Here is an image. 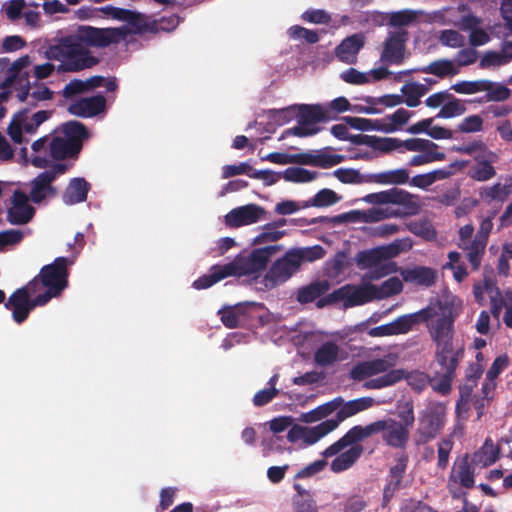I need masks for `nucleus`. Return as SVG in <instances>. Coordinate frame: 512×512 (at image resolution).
<instances>
[{"label":"nucleus","instance_id":"nucleus-44","mask_svg":"<svg viewBox=\"0 0 512 512\" xmlns=\"http://www.w3.org/2000/svg\"><path fill=\"white\" fill-rule=\"evenodd\" d=\"M28 113H29L28 108H24V109L18 111L14 115V117L8 127V134H9L10 138L17 144H21L23 142L22 125H23V122H25L28 119Z\"/></svg>","mask_w":512,"mask_h":512},{"label":"nucleus","instance_id":"nucleus-28","mask_svg":"<svg viewBox=\"0 0 512 512\" xmlns=\"http://www.w3.org/2000/svg\"><path fill=\"white\" fill-rule=\"evenodd\" d=\"M400 274L403 281L414 283L424 287H431L437 279V272L433 268L416 266L414 268L401 269Z\"/></svg>","mask_w":512,"mask_h":512},{"label":"nucleus","instance_id":"nucleus-24","mask_svg":"<svg viewBox=\"0 0 512 512\" xmlns=\"http://www.w3.org/2000/svg\"><path fill=\"white\" fill-rule=\"evenodd\" d=\"M55 173L41 172L31 183L30 199L35 203L42 202L48 196H54L56 189L52 186Z\"/></svg>","mask_w":512,"mask_h":512},{"label":"nucleus","instance_id":"nucleus-29","mask_svg":"<svg viewBox=\"0 0 512 512\" xmlns=\"http://www.w3.org/2000/svg\"><path fill=\"white\" fill-rule=\"evenodd\" d=\"M31 63L29 55H24L15 60L7 70L5 80L0 84V88L17 89L21 86V80L24 76L29 79V73L24 71Z\"/></svg>","mask_w":512,"mask_h":512},{"label":"nucleus","instance_id":"nucleus-32","mask_svg":"<svg viewBox=\"0 0 512 512\" xmlns=\"http://www.w3.org/2000/svg\"><path fill=\"white\" fill-rule=\"evenodd\" d=\"M511 194V190L509 189L506 180L503 184L495 183L492 186H485L479 189V196L481 200L488 204L492 202L503 203Z\"/></svg>","mask_w":512,"mask_h":512},{"label":"nucleus","instance_id":"nucleus-11","mask_svg":"<svg viewBox=\"0 0 512 512\" xmlns=\"http://www.w3.org/2000/svg\"><path fill=\"white\" fill-rule=\"evenodd\" d=\"M37 292V281L31 280L9 296L7 302H5V307L12 311V318L16 323H23L32 310L47 304L40 294L31 298V294Z\"/></svg>","mask_w":512,"mask_h":512},{"label":"nucleus","instance_id":"nucleus-51","mask_svg":"<svg viewBox=\"0 0 512 512\" xmlns=\"http://www.w3.org/2000/svg\"><path fill=\"white\" fill-rule=\"evenodd\" d=\"M454 441L451 435L443 438L437 444V467L445 470L449 464V456L453 449Z\"/></svg>","mask_w":512,"mask_h":512},{"label":"nucleus","instance_id":"nucleus-61","mask_svg":"<svg viewBox=\"0 0 512 512\" xmlns=\"http://www.w3.org/2000/svg\"><path fill=\"white\" fill-rule=\"evenodd\" d=\"M240 306L228 307L219 311L221 322L227 328L233 329L239 326Z\"/></svg>","mask_w":512,"mask_h":512},{"label":"nucleus","instance_id":"nucleus-6","mask_svg":"<svg viewBox=\"0 0 512 512\" xmlns=\"http://www.w3.org/2000/svg\"><path fill=\"white\" fill-rule=\"evenodd\" d=\"M325 250L320 245L294 248L277 259L265 275L266 286L275 287L285 283L307 262L321 259Z\"/></svg>","mask_w":512,"mask_h":512},{"label":"nucleus","instance_id":"nucleus-18","mask_svg":"<svg viewBox=\"0 0 512 512\" xmlns=\"http://www.w3.org/2000/svg\"><path fill=\"white\" fill-rule=\"evenodd\" d=\"M106 109V98L102 94L82 98L68 107L70 114L90 118L99 115Z\"/></svg>","mask_w":512,"mask_h":512},{"label":"nucleus","instance_id":"nucleus-55","mask_svg":"<svg viewBox=\"0 0 512 512\" xmlns=\"http://www.w3.org/2000/svg\"><path fill=\"white\" fill-rule=\"evenodd\" d=\"M84 81L87 92L102 86H104L108 92H114L118 88L115 78L106 79L101 75L92 76Z\"/></svg>","mask_w":512,"mask_h":512},{"label":"nucleus","instance_id":"nucleus-10","mask_svg":"<svg viewBox=\"0 0 512 512\" xmlns=\"http://www.w3.org/2000/svg\"><path fill=\"white\" fill-rule=\"evenodd\" d=\"M375 290L376 285L370 283L359 286L345 284L319 300L316 307L322 309L341 302L345 309L360 306L375 300V294H373Z\"/></svg>","mask_w":512,"mask_h":512},{"label":"nucleus","instance_id":"nucleus-54","mask_svg":"<svg viewBox=\"0 0 512 512\" xmlns=\"http://www.w3.org/2000/svg\"><path fill=\"white\" fill-rule=\"evenodd\" d=\"M360 99L369 105H383L389 108L398 106L404 101L403 96L398 94H386L381 97L363 96Z\"/></svg>","mask_w":512,"mask_h":512},{"label":"nucleus","instance_id":"nucleus-26","mask_svg":"<svg viewBox=\"0 0 512 512\" xmlns=\"http://www.w3.org/2000/svg\"><path fill=\"white\" fill-rule=\"evenodd\" d=\"M90 189L91 184L85 178H72L63 192L62 200L67 205L85 202Z\"/></svg>","mask_w":512,"mask_h":512},{"label":"nucleus","instance_id":"nucleus-25","mask_svg":"<svg viewBox=\"0 0 512 512\" xmlns=\"http://www.w3.org/2000/svg\"><path fill=\"white\" fill-rule=\"evenodd\" d=\"M347 447H349L348 450L342 452L344 450L342 449L336 454V458L332 460L330 469L334 473H340L351 468L364 452V448L360 442L350 444Z\"/></svg>","mask_w":512,"mask_h":512},{"label":"nucleus","instance_id":"nucleus-9","mask_svg":"<svg viewBox=\"0 0 512 512\" xmlns=\"http://www.w3.org/2000/svg\"><path fill=\"white\" fill-rule=\"evenodd\" d=\"M446 422L447 406L442 402L430 403L419 414L415 444L424 445L435 439L445 427Z\"/></svg>","mask_w":512,"mask_h":512},{"label":"nucleus","instance_id":"nucleus-52","mask_svg":"<svg viewBox=\"0 0 512 512\" xmlns=\"http://www.w3.org/2000/svg\"><path fill=\"white\" fill-rule=\"evenodd\" d=\"M102 11L111 15L114 19L126 21L133 26H138V22L140 20V15L137 12L124 8L106 6L102 8Z\"/></svg>","mask_w":512,"mask_h":512},{"label":"nucleus","instance_id":"nucleus-22","mask_svg":"<svg viewBox=\"0 0 512 512\" xmlns=\"http://www.w3.org/2000/svg\"><path fill=\"white\" fill-rule=\"evenodd\" d=\"M432 316L430 307L423 308L415 313L401 315L391 322L394 335L407 334L415 325L427 322Z\"/></svg>","mask_w":512,"mask_h":512},{"label":"nucleus","instance_id":"nucleus-43","mask_svg":"<svg viewBox=\"0 0 512 512\" xmlns=\"http://www.w3.org/2000/svg\"><path fill=\"white\" fill-rule=\"evenodd\" d=\"M466 111L465 104L450 94V97L444 102L441 109L436 115V118H453L464 114Z\"/></svg>","mask_w":512,"mask_h":512},{"label":"nucleus","instance_id":"nucleus-30","mask_svg":"<svg viewBox=\"0 0 512 512\" xmlns=\"http://www.w3.org/2000/svg\"><path fill=\"white\" fill-rule=\"evenodd\" d=\"M21 83V86L16 89V97L19 101H25L28 98L36 99L39 102L53 99V91L44 84L38 85L35 90L30 92V80L26 76L22 78Z\"/></svg>","mask_w":512,"mask_h":512},{"label":"nucleus","instance_id":"nucleus-49","mask_svg":"<svg viewBox=\"0 0 512 512\" xmlns=\"http://www.w3.org/2000/svg\"><path fill=\"white\" fill-rule=\"evenodd\" d=\"M316 176L317 172L302 167H289L283 172V178L294 183H307L314 180Z\"/></svg>","mask_w":512,"mask_h":512},{"label":"nucleus","instance_id":"nucleus-59","mask_svg":"<svg viewBox=\"0 0 512 512\" xmlns=\"http://www.w3.org/2000/svg\"><path fill=\"white\" fill-rule=\"evenodd\" d=\"M288 33L293 39H303L308 44H315L319 41L318 33L314 30L304 28L299 25H294L289 28Z\"/></svg>","mask_w":512,"mask_h":512},{"label":"nucleus","instance_id":"nucleus-13","mask_svg":"<svg viewBox=\"0 0 512 512\" xmlns=\"http://www.w3.org/2000/svg\"><path fill=\"white\" fill-rule=\"evenodd\" d=\"M408 32L402 28L390 32L383 43L380 61L385 65H401L408 57L406 42Z\"/></svg>","mask_w":512,"mask_h":512},{"label":"nucleus","instance_id":"nucleus-15","mask_svg":"<svg viewBox=\"0 0 512 512\" xmlns=\"http://www.w3.org/2000/svg\"><path fill=\"white\" fill-rule=\"evenodd\" d=\"M30 198L21 190H15L7 211L10 224H27L35 215V208L30 204Z\"/></svg>","mask_w":512,"mask_h":512},{"label":"nucleus","instance_id":"nucleus-64","mask_svg":"<svg viewBox=\"0 0 512 512\" xmlns=\"http://www.w3.org/2000/svg\"><path fill=\"white\" fill-rule=\"evenodd\" d=\"M400 512H438L427 503L414 498L406 499L401 507Z\"/></svg>","mask_w":512,"mask_h":512},{"label":"nucleus","instance_id":"nucleus-2","mask_svg":"<svg viewBox=\"0 0 512 512\" xmlns=\"http://www.w3.org/2000/svg\"><path fill=\"white\" fill-rule=\"evenodd\" d=\"M126 34L122 28L80 26L76 34L62 37L50 45L45 51V57L59 62L58 73L79 72L99 62L89 47L105 48L117 44L125 39Z\"/></svg>","mask_w":512,"mask_h":512},{"label":"nucleus","instance_id":"nucleus-5","mask_svg":"<svg viewBox=\"0 0 512 512\" xmlns=\"http://www.w3.org/2000/svg\"><path fill=\"white\" fill-rule=\"evenodd\" d=\"M378 433H382V440L393 448H405L409 440V430L402 423L393 418H388L377 420L366 426H353L339 440L328 446L322 454L326 458L336 456L348 445L362 442Z\"/></svg>","mask_w":512,"mask_h":512},{"label":"nucleus","instance_id":"nucleus-36","mask_svg":"<svg viewBox=\"0 0 512 512\" xmlns=\"http://www.w3.org/2000/svg\"><path fill=\"white\" fill-rule=\"evenodd\" d=\"M414 112L404 108L397 109L393 114L386 116L381 120L382 132L393 133L401 126L405 125L413 116Z\"/></svg>","mask_w":512,"mask_h":512},{"label":"nucleus","instance_id":"nucleus-31","mask_svg":"<svg viewBox=\"0 0 512 512\" xmlns=\"http://www.w3.org/2000/svg\"><path fill=\"white\" fill-rule=\"evenodd\" d=\"M500 455V448L495 446L491 438H487L483 446L473 453L472 463L482 467H488L494 464Z\"/></svg>","mask_w":512,"mask_h":512},{"label":"nucleus","instance_id":"nucleus-63","mask_svg":"<svg viewBox=\"0 0 512 512\" xmlns=\"http://www.w3.org/2000/svg\"><path fill=\"white\" fill-rule=\"evenodd\" d=\"M368 506L364 496L354 494L343 502V512H363Z\"/></svg>","mask_w":512,"mask_h":512},{"label":"nucleus","instance_id":"nucleus-12","mask_svg":"<svg viewBox=\"0 0 512 512\" xmlns=\"http://www.w3.org/2000/svg\"><path fill=\"white\" fill-rule=\"evenodd\" d=\"M297 118L298 125L289 129L287 133L297 137H307L315 135L320 131L319 127L311 125L329 121L334 117L329 115V110L320 104H301L297 105Z\"/></svg>","mask_w":512,"mask_h":512},{"label":"nucleus","instance_id":"nucleus-16","mask_svg":"<svg viewBox=\"0 0 512 512\" xmlns=\"http://www.w3.org/2000/svg\"><path fill=\"white\" fill-rule=\"evenodd\" d=\"M335 399L340 400L341 403H339L340 405L336 410L335 418L328 419L335 424V429L347 418L373 407L376 403L372 397H361L347 402L340 396Z\"/></svg>","mask_w":512,"mask_h":512},{"label":"nucleus","instance_id":"nucleus-20","mask_svg":"<svg viewBox=\"0 0 512 512\" xmlns=\"http://www.w3.org/2000/svg\"><path fill=\"white\" fill-rule=\"evenodd\" d=\"M331 283L327 279H317L307 285L299 287L295 292V299L302 305L316 303L328 295Z\"/></svg>","mask_w":512,"mask_h":512},{"label":"nucleus","instance_id":"nucleus-33","mask_svg":"<svg viewBox=\"0 0 512 512\" xmlns=\"http://www.w3.org/2000/svg\"><path fill=\"white\" fill-rule=\"evenodd\" d=\"M384 260H389L383 246L369 250H363L357 253L355 261L360 269L373 268Z\"/></svg>","mask_w":512,"mask_h":512},{"label":"nucleus","instance_id":"nucleus-8","mask_svg":"<svg viewBox=\"0 0 512 512\" xmlns=\"http://www.w3.org/2000/svg\"><path fill=\"white\" fill-rule=\"evenodd\" d=\"M65 137H54L49 144V154L54 160H64L77 156L83 146V140L88 137L84 124L69 121L63 125Z\"/></svg>","mask_w":512,"mask_h":512},{"label":"nucleus","instance_id":"nucleus-19","mask_svg":"<svg viewBox=\"0 0 512 512\" xmlns=\"http://www.w3.org/2000/svg\"><path fill=\"white\" fill-rule=\"evenodd\" d=\"M475 464L469 454H464L461 458L457 459L452 467L450 473V481L459 484L460 486L471 489L475 486Z\"/></svg>","mask_w":512,"mask_h":512},{"label":"nucleus","instance_id":"nucleus-47","mask_svg":"<svg viewBox=\"0 0 512 512\" xmlns=\"http://www.w3.org/2000/svg\"><path fill=\"white\" fill-rule=\"evenodd\" d=\"M340 200L341 196H339L335 191L324 188L319 190L313 198L308 201L307 206L328 207L336 204Z\"/></svg>","mask_w":512,"mask_h":512},{"label":"nucleus","instance_id":"nucleus-48","mask_svg":"<svg viewBox=\"0 0 512 512\" xmlns=\"http://www.w3.org/2000/svg\"><path fill=\"white\" fill-rule=\"evenodd\" d=\"M445 159V153L438 151V148H429L427 150L420 151V154L412 156L408 164L409 166L417 167L436 161H443Z\"/></svg>","mask_w":512,"mask_h":512},{"label":"nucleus","instance_id":"nucleus-4","mask_svg":"<svg viewBox=\"0 0 512 512\" xmlns=\"http://www.w3.org/2000/svg\"><path fill=\"white\" fill-rule=\"evenodd\" d=\"M277 245H268L256 248L251 252H242L232 261L224 265H214L209 273L194 281L193 287L201 290L207 289L215 283L230 277H241L259 273L266 269L271 256L279 250Z\"/></svg>","mask_w":512,"mask_h":512},{"label":"nucleus","instance_id":"nucleus-21","mask_svg":"<svg viewBox=\"0 0 512 512\" xmlns=\"http://www.w3.org/2000/svg\"><path fill=\"white\" fill-rule=\"evenodd\" d=\"M364 44L365 37L362 33L353 34L341 41L335 48V55L340 61L346 64H355L357 55L364 47Z\"/></svg>","mask_w":512,"mask_h":512},{"label":"nucleus","instance_id":"nucleus-50","mask_svg":"<svg viewBox=\"0 0 512 512\" xmlns=\"http://www.w3.org/2000/svg\"><path fill=\"white\" fill-rule=\"evenodd\" d=\"M343 120L347 125H349L351 128L360 130V131H381L382 132V125L380 119H367V118H360V117H352V116H345L343 117Z\"/></svg>","mask_w":512,"mask_h":512},{"label":"nucleus","instance_id":"nucleus-23","mask_svg":"<svg viewBox=\"0 0 512 512\" xmlns=\"http://www.w3.org/2000/svg\"><path fill=\"white\" fill-rule=\"evenodd\" d=\"M429 148L435 149L439 148V146L433 141L422 138H410L406 140H401L398 138H387L386 142V153L394 150H399L400 152H420Z\"/></svg>","mask_w":512,"mask_h":512},{"label":"nucleus","instance_id":"nucleus-41","mask_svg":"<svg viewBox=\"0 0 512 512\" xmlns=\"http://www.w3.org/2000/svg\"><path fill=\"white\" fill-rule=\"evenodd\" d=\"M403 290V283L398 277H390L385 280L380 286H376L375 299L382 300L393 295L401 293Z\"/></svg>","mask_w":512,"mask_h":512},{"label":"nucleus","instance_id":"nucleus-40","mask_svg":"<svg viewBox=\"0 0 512 512\" xmlns=\"http://www.w3.org/2000/svg\"><path fill=\"white\" fill-rule=\"evenodd\" d=\"M422 73L433 74L439 78H445L446 76H454L459 73L449 59H439L431 62L429 65L420 67Z\"/></svg>","mask_w":512,"mask_h":512},{"label":"nucleus","instance_id":"nucleus-45","mask_svg":"<svg viewBox=\"0 0 512 512\" xmlns=\"http://www.w3.org/2000/svg\"><path fill=\"white\" fill-rule=\"evenodd\" d=\"M349 141L355 145H366L374 150L386 153L387 138H381L374 135L357 134L351 135Z\"/></svg>","mask_w":512,"mask_h":512},{"label":"nucleus","instance_id":"nucleus-56","mask_svg":"<svg viewBox=\"0 0 512 512\" xmlns=\"http://www.w3.org/2000/svg\"><path fill=\"white\" fill-rule=\"evenodd\" d=\"M485 79L475 81H460L451 86V89L459 94H475L483 92L486 87L484 86Z\"/></svg>","mask_w":512,"mask_h":512},{"label":"nucleus","instance_id":"nucleus-1","mask_svg":"<svg viewBox=\"0 0 512 512\" xmlns=\"http://www.w3.org/2000/svg\"><path fill=\"white\" fill-rule=\"evenodd\" d=\"M454 318L443 314L433 319L427 326L428 333L435 345L434 361L439 369L430 376L421 371L405 372L404 378L416 392H422L428 385L440 395L446 396L452 390L456 370L464 358V345L454 340Z\"/></svg>","mask_w":512,"mask_h":512},{"label":"nucleus","instance_id":"nucleus-42","mask_svg":"<svg viewBox=\"0 0 512 512\" xmlns=\"http://www.w3.org/2000/svg\"><path fill=\"white\" fill-rule=\"evenodd\" d=\"M339 403H341L340 400L334 398L303 414V420L308 423L319 421L335 412L340 405Z\"/></svg>","mask_w":512,"mask_h":512},{"label":"nucleus","instance_id":"nucleus-57","mask_svg":"<svg viewBox=\"0 0 512 512\" xmlns=\"http://www.w3.org/2000/svg\"><path fill=\"white\" fill-rule=\"evenodd\" d=\"M484 120L480 115H469L465 117L457 126V130L462 133H475L483 130Z\"/></svg>","mask_w":512,"mask_h":512},{"label":"nucleus","instance_id":"nucleus-27","mask_svg":"<svg viewBox=\"0 0 512 512\" xmlns=\"http://www.w3.org/2000/svg\"><path fill=\"white\" fill-rule=\"evenodd\" d=\"M492 226H481V229L475 235L472 242L467 248H462L467 251L468 260L473 270H478L481 264L482 255L485 251L488 235Z\"/></svg>","mask_w":512,"mask_h":512},{"label":"nucleus","instance_id":"nucleus-14","mask_svg":"<svg viewBox=\"0 0 512 512\" xmlns=\"http://www.w3.org/2000/svg\"><path fill=\"white\" fill-rule=\"evenodd\" d=\"M408 465V456L405 454L400 455L395 464L390 467L386 484L383 488L381 507L385 508L394 497L395 493L401 489L402 481Z\"/></svg>","mask_w":512,"mask_h":512},{"label":"nucleus","instance_id":"nucleus-7","mask_svg":"<svg viewBox=\"0 0 512 512\" xmlns=\"http://www.w3.org/2000/svg\"><path fill=\"white\" fill-rule=\"evenodd\" d=\"M74 259L69 257H57L51 264L40 269L39 274L32 280L37 281V291L41 287L46 288L40 296L48 303L52 298L59 297L68 287L69 266L74 264Z\"/></svg>","mask_w":512,"mask_h":512},{"label":"nucleus","instance_id":"nucleus-34","mask_svg":"<svg viewBox=\"0 0 512 512\" xmlns=\"http://www.w3.org/2000/svg\"><path fill=\"white\" fill-rule=\"evenodd\" d=\"M372 181L381 185H402L409 181V171L405 168L372 174Z\"/></svg>","mask_w":512,"mask_h":512},{"label":"nucleus","instance_id":"nucleus-46","mask_svg":"<svg viewBox=\"0 0 512 512\" xmlns=\"http://www.w3.org/2000/svg\"><path fill=\"white\" fill-rule=\"evenodd\" d=\"M267 117L278 126H282L297 117V105H291L281 109H269Z\"/></svg>","mask_w":512,"mask_h":512},{"label":"nucleus","instance_id":"nucleus-3","mask_svg":"<svg viewBox=\"0 0 512 512\" xmlns=\"http://www.w3.org/2000/svg\"><path fill=\"white\" fill-rule=\"evenodd\" d=\"M362 200L373 207L351 210L333 217H314L306 224L375 223L390 218H406L417 215L423 205L419 195L398 187L367 194Z\"/></svg>","mask_w":512,"mask_h":512},{"label":"nucleus","instance_id":"nucleus-39","mask_svg":"<svg viewBox=\"0 0 512 512\" xmlns=\"http://www.w3.org/2000/svg\"><path fill=\"white\" fill-rule=\"evenodd\" d=\"M333 430H335V424L328 419L313 427L304 426L303 442L306 445H313Z\"/></svg>","mask_w":512,"mask_h":512},{"label":"nucleus","instance_id":"nucleus-60","mask_svg":"<svg viewBox=\"0 0 512 512\" xmlns=\"http://www.w3.org/2000/svg\"><path fill=\"white\" fill-rule=\"evenodd\" d=\"M24 233L18 229H9L0 232V251L14 246L22 241Z\"/></svg>","mask_w":512,"mask_h":512},{"label":"nucleus","instance_id":"nucleus-38","mask_svg":"<svg viewBox=\"0 0 512 512\" xmlns=\"http://www.w3.org/2000/svg\"><path fill=\"white\" fill-rule=\"evenodd\" d=\"M339 356V347L336 343L328 341L323 343L314 353V361L319 366L334 364Z\"/></svg>","mask_w":512,"mask_h":512},{"label":"nucleus","instance_id":"nucleus-17","mask_svg":"<svg viewBox=\"0 0 512 512\" xmlns=\"http://www.w3.org/2000/svg\"><path fill=\"white\" fill-rule=\"evenodd\" d=\"M266 210L257 204H247L232 209L225 216V224H254L265 220Z\"/></svg>","mask_w":512,"mask_h":512},{"label":"nucleus","instance_id":"nucleus-62","mask_svg":"<svg viewBox=\"0 0 512 512\" xmlns=\"http://www.w3.org/2000/svg\"><path fill=\"white\" fill-rule=\"evenodd\" d=\"M388 259L394 258L401 252H406L412 248V241L408 238L397 239L389 245L383 246Z\"/></svg>","mask_w":512,"mask_h":512},{"label":"nucleus","instance_id":"nucleus-53","mask_svg":"<svg viewBox=\"0 0 512 512\" xmlns=\"http://www.w3.org/2000/svg\"><path fill=\"white\" fill-rule=\"evenodd\" d=\"M495 174V168L488 160L478 161L470 172L471 178L479 182L490 180Z\"/></svg>","mask_w":512,"mask_h":512},{"label":"nucleus","instance_id":"nucleus-37","mask_svg":"<svg viewBox=\"0 0 512 512\" xmlns=\"http://www.w3.org/2000/svg\"><path fill=\"white\" fill-rule=\"evenodd\" d=\"M405 371L402 369H392L387 373L377 377L367 380L363 387L366 389H381L385 387L392 386L402 379H404Z\"/></svg>","mask_w":512,"mask_h":512},{"label":"nucleus","instance_id":"nucleus-35","mask_svg":"<svg viewBox=\"0 0 512 512\" xmlns=\"http://www.w3.org/2000/svg\"><path fill=\"white\" fill-rule=\"evenodd\" d=\"M484 86L486 89L483 92L486 94L480 98L479 102H503L511 96L510 89L504 84L485 79Z\"/></svg>","mask_w":512,"mask_h":512},{"label":"nucleus","instance_id":"nucleus-58","mask_svg":"<svg viewBox=\"0 0 512 512\" xmlns=\"http://www.w3.org/2000/svg\"><path fill=\"white\" fill-rule=\"evenodd\" d=\"M442 45L451 48H460L465 44V38L456 30L447 29L443 30L439 36Z\"/></svg>","mask_w":512,"mask_h":512}]
</instances>
